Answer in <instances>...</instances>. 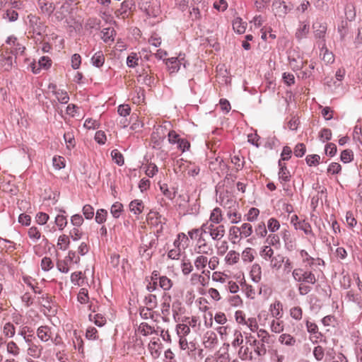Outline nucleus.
Segmentation results:
<instances>
[{"label": "nucleus", "instance_id": "obj_18", "mask_svg": "<svg viewBox=\"0 0 362 362\" xmlns=\"http://www.w3.org/2000/svg\"><path fill=\"white\" fill-rule=\"evenodd\" d=\"M208 262V257L206 256L198 255L194 259V266L198 271H206L205 269Z\"/></svg>", "mask_w": 362, "mask_h": 362}, {"label": "nucleus", "instance_id": "obj_20", "mask_svg": "<svg viewBox=\"0 0 362 362\" xmlns=\"http://www.w3.org/2000/svg\"><path fill=\"white\" fill-rule=\"evenodd\" d=\"M278 341L281 344L287 346H293L296 344V338L291 335L290 334L287 333L281 334L279 337Z\"/></svg>", "mask_w": 362, "mask_h": 362}, {"label": "nucleus", "instance_id": "obj_17", "mask_svg": "<svg viewBox=\"0 0 362 362\" xmlns=\"http://www.w3.org/2000/svg\"><path fill=\"white\" fill-rule=\"evenodd\" d=\"M223 220L222 211L219 207L214 208L209 216V223L220 224Z\"/></svg>", "mask_w": 362, "mask_h": 362}, {"label": "nucleus", "instance_id": "obj_56", "mask_svg": "<svg viewBox=\"0 0 362 362\" xmlns=\"http://www.w3.org/2000/svg\"><path fill=\"white\" fill-rule=\"evenodd\" d=\"M28 235L34 242H37L41 238V233L35 226H32L28 229Z\"/></svg>", "mask_w": 362, "mask_h": 362}, {"label": "nucleus", "instance_id": "obj_35", "mask_svg": "<svg viewBox=\"0 0 362 362\" xmlns=\"http://www.w3.org/2000/svg\"><path fill=\"white\" fill-rule=\"evenodd\" d=\"M50 62L51 61L48 57H41L38 62L39 67L37 69H36V65L35 64H33V66H32L33 72L35 74H37L40 68H44V69L48 68L51 65Z\"/></svg>", "mask_w": 362, "mask_h": 362}, {"label": "nucleus", "instance_id": "obj_1", "mask_svg": "<svg viewBox=\"0 0 362 362\" xmlns=\"http://www.w3.org/2000/svg\"><path fill=\"white\" fill-rule=\"evenodd\" d=\"M292 277L298 282V291L300 295L305 296L312 290V286L315 284L318 280L317 271L312 267H296L292 272Z\"/></svg>", "mask_w": 362, "mask_h": 362}, {"label": "nucleus", "instance_id": "obj_14", "mask_svg": "<svg viewBox=\"0 0 362 362\" xmlns=\"http://www.w3.org/2000/svg\"><path fill=\"white\" fill-rule=\"evenodd\" d=\"M37 336L42 341H48L52 338L51 328L48 326H40L37 329Z\"/></svg>", "mask_w": 362, "mask_h": 362}, {"label": "nucleus", "instance_id": "obj_42", "mask_svg": "<svg viewBox=\"0 0 362 362\" xmlns=\"http://www.w3.org/2000/svg\"><path fill=\"white\" fill-rule=\"evenodd\" d=\"M85 276L83 275L81 272H76L71 274V281L76 286H82L83 284Z\"/></svg>", "mask_w": 362, "mask_h": 362}, {"label": "nucleus", "instance_id": "obj_28", "mask_svg": "<svg viewBox=\"0 0 362 362\" xmlns=\"http://www.w3.org/2000/svg\"><path fill=\"white\" fill-rule=\"evenodd\" d=\"M250 276L253 281L258 283L262 279V268L259 264H254L250 270Z\"/></svg>", "mask_w": 362, "mask_h": 362}, {"label": "nucleus", "instance_id": "obj_8", "mask_svg": "<svg viewBox=\"0 0 362 362\" xmlns=\"http://www.w3.org/2000/svg\"><path fill=\"white\" fill-rule=\"evenodd\" d=\"M197 254L201 255H211L213 254L214 250L204 239H199L194 247Z\"/></svg>", "mask_w": 362, "mask_h": 362}, {"label": "nucleus", "instance_id": "obj_44", "mask_svg": "<svg viewBox=\"0 0 362 362\" xmlns=\"http://www.w3.org/2000/svg\"><path fill=\"white\" fill-rule=\"evenodd\" d=\"M176 330L179 337H186L190 333V328L185 323L178 324Z\"/></svg>", "mask_w": 362, "mask_h": 362}, {"label": "nucleus", "instance_id": "obj_25", "mask_svg": "<svg viewBox=\"0 0 362 362\" xmlns=\"http://www.w3.org/2000/svg\"><path fill=\"white\" fill-rule=\"evenodd\" d=\"M270 330L275 334H280L284 329V322L280 319H273L269 325Z\"/></svg>", "mask_w": 362, "mask_h": 362}, {"label": "nucleus", "instance_id": "obj_52", "mask_svg": "<svg viewBox=\"0 0 362 362\" xmlns=\"http://www.w3.org/2000/svg\"><path fill=\"white\" fill-rule=\"evenodd\" d=\"M54 223L59 230H63L66 226L68 221L65 216L59 214L55 217Z\"/></svg>", "mask_w": 362, "mask_h": 362}, {"label": "nucleus", "instance_id": "obj_32", "mask_svg": "<svg viewBox=\"0 0 362 362\" xmlns=\"http://www.w3.org/2000/svg\"><path fill=\"white\" fill-rule=\"evenodd\" d=\"M137 80L139 83L148 86H150L153 83V77L145 70H143L142 73L138 75Z\"/></svg>", "mask_w": 362, "mask_h": 362}, {"label": "nucleus", "instance_id": "obj_16", "mask_svg": "<svg viewBox=\"0 0 362 362\" xmlns=\"http://www.w3.org/2000/svg\"><path fill=\"white\" fill-rule=\"evenodd\" d=\"M170 123L165 122L163 125L158 127L156 129V134H163V136H179L175 131L170 129Z\"/></svg>", "mask_w": 362, "mask_h": 362}, {"label": "nucleus", "instance_id": "obj_11", "mask_svg": "<svg viewBox=\"0 0 362 362\" xmlns=\"http://www.w3.org/2000/svg\"><path fill=\"white\" fill-rule=\"evenodd\" d=\"M148 350L153 358H158L161 354V343L158 337L153 338L148 344Z\"/></svg>", "mask_w": 362, "mask_h": 362}, {"label": "nucleus", "instance_id": "obj_21", "mask_svg": "<svg viewBox=\"0 0 362 362\" xmlns=\"http://www.w3.org/2000/svg\"><path fill=\"white\" fill-rule=\"evenodd\" d=\"M28 354L34 358L40 357L42 351V346L39 344H30L28 348Z\"/></svg>", "mask_w": 362, "mask_h": 362}, {"label": "nucleus", "instance_id": "obj_4", "mask_svg": "<svg viewBox=\"0 0 362 362\" xmlns=\"http://www.w3.org/2000/svg\"><path fill=\"white\" fill-rule=\"evenodd\" d=\"M293 5L281 0H275L272 4V11L276 16L285 17L293 9Z\"/></svg>", "mask_w": 362, "mask_h": 362}, {"label": "nucleus", "instance_id": "obj_43", "mask_svg": "<svg viewBox=\"0 0 362 362\" xmlns=\"http://www.w3.org/2000/svg\"><path fill=\"white\" fill-rule=\"evenodd\" d=\"M6 351L8 354L17 356L19 355L21 349L15 341H10L6 344Z\"/></svg>", "mask_w": 362, "mask_h": 362}, {"label": "nucleus", "instance_id": "obj_24", "mask_svg": "<svg viewBox=\"0 0 362 362\" xmlns=\"http://www.w3.org/2000/svg\"><path fill=\"white\" fill-rule=\"evenodd\" d=\"M218 342L216 334L214 332H207L204 344L206 348H213Z\"/></svg>", "mask_w": 362, "mask_h": 362}, {"label": "nucleus", "instance_id": "obj_22", "mask_svg": "<svg viewBox=\"0 0 362 362\" xmlns=\"http://www.w3.org/2000/svg\"><path fill=\"white\" fill-rule=\"evenodd\" d=\"M49 89H52L54 93L55 94L57 100L62 103H67L69 98L66 91L62 90H57L55 85H49Z\"/></svg>", "mask_w": 362, "mask_h": 362}, {"label": "nucleus", "instance_id": "obj_26", "mask_svg": "<svg viewBox=\"0 0 362 362\" xmlns=\"http://www.w3.org/2000/svg\"><path fill=\"white\" fill-rule=\"evenodd\" d=\"M298 229L303 230L305 235L310 236L311 238H315V235L312 230L311 226L308 222H306L304 220L300 221L298 223V226H296V230Z\"/></svg>", "mask_w": 362, "mask_h": 362}, {"label": "nucleus", "instance_id": "obj_19", "mask_svg": "<svg viewBox=\"0 0 362 362\" xmlns=\"http://www.w3.org/2000/svg\"><path fill=\"white\" fill-rule=\"evenodd\" d=\"M144 209V204L140 199H134L129 204V210L135 215L141 214Z\"/></svg>", "mask_w": 362, "mask_h": 362}, {"label": "nucleus", "instance_id": "obj_63", "mask_svg": "<svg viewBox=\"0 0 362 362\" xmlns=\"http://www.w3.org/2000/svg\"><path fill=\"white\" fill-rule=\"evenodd\" d=\"M145 304L149 309H153L157 305V298L155 295L149 294L145 297Z\"/></svg>", "mask_w": 362, "mask_h": 362}, {"label": "nucleus", "instance_id": "obj_23", "mask_svg": "<svg viewBox=\"0 0 362 362\" xmlns=\"http://www.w3.org/2000/svg\"><path fill=\"white\" fill-rule=\"evenodd\" d=\"M240 260L239 252L235 250H230L226 255L224 261L226 264L232 266L237 264Z\"/></svg>", "mask_w": 362, "mask_h": 362}, {"label": "nucleus", "instance_id": "obj_47", "mask_svg": "<svg viewBox=\"0 0 362 362\" xmlns=\"http://www.w3.org/2000/svg\"><path fill=\"white\" fill-rule=\"evenodd\" d=\"M259 215V210L257 208L252 207L248 210L245 216L247 221L254 222L257 219Z\"/></svg>", "mask_w": 362, "mask_h": 362}, {"label": "nucleus", "instance_id": "obj_13", "mask_svg": "<svg viewBox=\"0 0 362 362\" xmlns=\"http://www.w3.org/2000/svg\"><path fill=\"white\" fill-rule=\"evenodd\" d=\"M269 312L275 319H280L283 316V304L279 300H275L270 304Z\"/></svg>", "mask_w": 362, "mask_h": 362}, {"label": "nucleus", "instance_id": "obj_33", "mask_svg": "<svg viewBox=\"0 0 362 362\" xmlns=\"http://www.w3.org/2000/svg\"><path fill=\"white\" fill-rule=\"evenodd\" d=\"M238 356L241 360H252V352L248 346H241L238 352Z\"/></svg>", "mask_w": 362, "mask_h": 362}, {"label": "nucleus", "instance_id": "obj_15", "mask_svg": "<svg viewBox=\"0 0 362 362\" xmlns=\"http://www.w3.org/2000/svg\"><path fill=\"white\" fill-rule=\"evenodd\" d=\"M168 141L170 144H177V148L180 149L182 152L188 150L190 147L189 142L185 139H180L179 137H168Z\"/></svg>", "mask_w": 362, "mask_h": 362}, {"label": "nucleus", "instance_id": "obj_62", "mask_svg": "<svg viewBox=\"0 0 362 362\" xmlns=\"http://www.w3.org/2000/svg\"><path fill=\"white\" fill-rule=\"evenodd\" d=\"M107 216V211L105 209H100L96 211L95 219L98 223L101 224L106 221Z\"/></svg>", "mask_w": 362, "mask_h": 362}, {"label": "nucleus", "instance_id": "obj_58", "mask_svg": "<svg viewBox=\"0 0 362 362\" xmlns=\"http://www.w3.org/2000/svg\"><path fill=\"white\" fill-rule=\"evenodd\" d=\"M182 272L184 275H188L193 271V264L189 259H184L181 264Z\"/></svg>", "mask_w": 362, "mask_h": 362}, {"label": "nucleus", "instance_id": "obj_40", "mask_svg": "<svg viewBox=\"0 0 362 362\" xmlns=\"http://www.w3.org/2000/svg\"><path fill=\"white\" fill-rule=\"evenodd\" d=\"M211 279L213 281L225 284L227 283L229 276L223 272H214L212 273Z\"/></svg>", "mask_w": 362, "mask_h": 362}, {"label": "nucleus", "instance_id": "obj_57", "mask_svg": "<svg viewBox=\"0 0 362 362\" xmlns=\"http://www.w3.org/2000/svg\"><path fill=\"white\" fill-rule=\"evenodd\" d=\"M111 156L115 162L122 166L124 163V160L122 154L117 149H114L110 153Z\"/></svg>", "mask_w": 362, "mask_h": 362}, {"label": "nucleus", "instance_id": "obj_30", "mask_svg": "<svg viewBox=\"0 0 362 362\" xmlns=\"http://www.w3.org/2000/svg\"><path fill=\"white\" fill-rule=\"evenodd\" d=\"M23 281L25 284H26L28 287L32 288L35 293H40V289L37 286V281L29 276H23Z\"/></svg>", "mask_w": 362, "mask_h": 362}, {"label": "nucleus", "instance_id": "obj_29", "mask_svg": "<svg viewBox=\"0 0 362 362\" xmlns=\"http://www.w3.org/2000/svg\"><path fill=\"white\" fill-rule=\"evenodd\" d=\"M310 30V26L308 24L305 23H300L298 28L296 32V37L300 40L305 38Z\"/></svg>", "mask_w": 362, "mask_h": 362}, {"label": "nucleus", "instance_id": "obj_36", "mask_svg": "<svg viewBox=\"0 0 362 362\" xmlns=\"http://www.w3.org/2000/svg\"><path fill=\"white\" fill-rule=\"evenodd\" d=\"M166 65L170 73H175L180 69V62L177 58H170L166 62Z\"/></svg>", "mask_w": 362, "mask_h": 362}, {"label": "nucleus", "instance_id": "obj_41", "mask_svg": "<svg viewBox=\"0 0 362 362\" xmlns=\"http://www.w3.org/2000/svg\"><path fill=\"white\" fill-rule=\"evenodd\" d=\"M269 261H270L271 267L278 270L281 267L282 264L284 262V257L280 255H278L276 256H274Z\"/></svg>", "mask_w": 362, "mask_h": 362}, {"label": "nucleus", "instance_id": "obj_2", "mask_svg": "<svg viewBox=\"0 0 362 362\" xmlns=\"http://www.w3.org/2000/svg\"><path fill=\"white\" fill-rule=\"evenodd\" d=\"M210 271H203L201 273H194L190 277V283L194 286H198L199 293L204 294V287L208 286L210 280Z\"/></svg>", "mask_w": 362, "mask_h": 362}, {"label": "nucleus", "instance_id": "obj_60", "mask_svg": "<svg viewBox=\"0 0 362 362\" xmlns=\"http://www.w3.org/2000/svg\"><path fill=\"white\" fill-rule=\"evenodd\" d=\"M77 300L82 304H86L88 302L89 296L88 290L86 288H82L80 289L77 296Z\"/></svg>", "mask_w": 362, "mask_h": 362}, {"label": "nucleus", "instance_id": "obj_27", "mask_svg": "<svg viewBox=\"0 0 362 362\" xmlns=\"http://www.w3.org/2000/svg\"><path fill=\"white\" fill-rule=\"evenodd\" d=\"M38 6L44 13L50 14L54 10L53 4L48 0H38Z\"/></svg>", "mask_w": 362, "mask_h": 362}, {"label": "nucleus", "instance_id": "obj_55", "mask_svg": "<svg viewBox=\"0 0 362 362\" xmlns=\"http://www.w3.org/2000/svg\"><path fill=\"white\" fill-rule=\"evenodd\" d=\"M153 328L146 322L141 323L138 328V332L143 334L144 336L150 335L153 334Z\"/></svg>", "mask_w": 362, "mask_h": 362}, {"label": "nucleus", "instance_id": "obj_34", "mask_svg": "<svg viewBox=\"0 0 362 362\" xmlns=\"http://www.w3.org/2000/svg\"><path fill=\"white\" fill-rule=\"evenodd\" d=\"M257 335L261 343L264 344H269L271 343L272 336L267 330L261 328L257 332Z\"/></svg>", "mask_w": 362, "mask_h": 362}, {"label": "nucleus", "instance_id": "obj_53", "mask_svg": "<svg viewBox=\"0 0 362 362\" xmlns=\"http://www.w3.org/2000/svg\"><path fill=\"white\" fill-rule=\"evenodd\" d=\"M173 284L172 280L165 276H163L159 278V286L164 291L170 290L172 288Z\"/></svg>", "mask_w": 362, "mask_h": 362}, {"label": "nucleus", "instance_id": "obj_51", "mask_svg": "<svg viewBox=\"0 0 362 362\" xmlns=\"http://www.w3.org/2000/svg\"><path fill=\"white\" fill-rule=\"evenodd\" d=\"M233 28L238 33H243L246 29V25L240 18H236L233 23Z\"/></svg>", "mask_w": 362, "mask_h": 362}, {"label": "nucleus", "instance_id": "obj_7", "mask_svg": "<svg viewBox=\"0 0 362 362\" xmlns=\"http://www.w3.org/2000/svg\"><path fill=\"white\" fill-rule=\"evenodd\" d=\"M209 228V234L214 240H221L225 235V226L221 224L210 223Z\"/></svg>", "mask_w": 362, "mask_h": 362}, {"label": "nucleus", "instance_id": "obj_37", "mask_svg": "<svg viewBox=\"0 0 362 362\" xmlns=\"http://www.w3.org/2000/svg\"><path fill=\"white\" fill-rule=\"evenodd\" d=\"M255 250L251 247H246L242 252V259L245 262H252L255 259Z\"/></svg>", "mask_w": 362, "mask_h": 362}, {"label": "nucleus", "instance_id": "obj_61", "mask_svg": "<svg viewBox=\"0 0 362 362\" xmlns=\"http://www.w3.org/2000/svg\"><path fill=\"white\" fill-rule=\"evenodd\" d=\"M4 334L7 337H13L16 333V329L13 324L7 322L4 325L3 329Z\"/></svg>", "mask_w": 362, "mask_h": 362}, {"label": "nucleus", "instance_id": "obj_49", "mask_svg": "<svg viewBox=\"0 0 362 362\" xmlns=\"http://www.w3.org/2000/svg\"><path fill=\"white\" fill-rule=\"evenodd\" d=\"M123 211V205L120 202L114 203L110 209V213L114 218H119L121 215L122 211Z\"/></svg>", "mask_w": 362, "mask_h": 362}, {"label": "nucleus", "instance_id": "obj_39", "mask_svg": "<svg viewBox=\"0 0 362 362\" xmlns=\"http://www.w3.org/2000/svg\"><path fill=\"white\" fill-rule=\"evenodd\" d=\"M239 228L243 238H248L252 234L253 228L249 223H243Z\"/></svg>", "mask_w": 362, "mask_h": 362}, {"label": "nucleus", "instance_id": "obj_31", "mask_svg": "<svg viewBox=\"0 0 362 362\" xmlns=\"http://www.w3.org/2000/svg\"><path fill=\"white\" fill-rule=\"evenodd\" d=\"M70 245V238L65 234L59 235L57 240V246L60 250H66L69 248Z\"/></svg>", "mask_w": 362, "mask_h": 362}, {"label": "nucleus", "instance_id": "obj_50", "mask_svg": "<svg viewBox=\"0 0 362 362\" xmlns=\"http://www.w3.org/2000/svg\"><path fill=\"white\" fill-rule=\"evenodd\" d=\"M216 249V253L218 256L224 255L228 250V244L227 241L223 240L220 243H217L215 245Z\"/></svg>", "mask_w": 362, "mask_h": 362}, {"label": "nucleus", "instance_id": "obj_48", "mask_svg": "<svg viewBox=\"0 0 362 362\" xmlns=\"http://www.w3.org/2000/svg\"><path fill=\"white\" fill-rule=\"evenodd\" d=\"M92 63L96 67L103 66L105 62V57L102 52H96L91 59Z\"/></svg>", "mask_w": 362, "mask_h": 362}, {"label": "nucleus", "instance_id": "obj_6", "mask_svg": "<svg viewBox=\"0 0 362 362\" xmlns=\"http://www.w3.org/2000/svg\"><path fill=\"white\" fill-rule=\"evenodd\" d=\"M226 216L232 224L238 223L242 220V215L239 211V205L236 202H232L228 207Z\"/></svg>", "mask_w": 362, "mask_h": 362}, {"label": "nucleus", "instance_id": "obj_12", "mask_svg": "<svg viewBox=\"0 0 362 362\" xmlns=\"http://www.w3.org/2000/svg\"><path fill=\"white\" fill-rule=\"evenodd\" d=\"M16 59V57L6 52L0 57V66L4 69V71H9L11 69Z\"/></svg>", "mask_w": 362, "mask_h": 362}, {"label": "nucleus", "instance_id": "obj_5", "mask_svg": "<svg viewBox=\"0 0 362 362\" xmlns=\"http://www.w3.org/2000/svg\"><path fill=\"white\" fill-rule=\"evenodd\" d=\"M29 26L34 34L42 35L45 33L46 26L40 18L35 15H28Z\"/></svg>", "mask_w": 362, "mask_h": 362}, {"label": "nucleus", "instance_id": "obj_46", "mask_svg": "<svg viewBox=\"0 0 362 362\" xmlns=\"http://www.w3.org/2000/svg\"><path fill=\"white\" fill-rule=\"evenodd\" d=\"M160 191L165 197L168 199L173 200L175 197L176 192L173 189H169L168 185L163 184L160 186Z\"/></svg>", "mask_w": 362, "mask_h": 362}, {"label": "nucleus", "instance_id": "obj_10", "mask_svg": "<svg viewBox=\"0 0 362 362\" xmlns=\"http://www.w3.org/2000/svg\"><path fill=\"white\" fill-rule=\"evenodd\" d=\"M279 180L281 184H286V182H289L291 178V175L290 171L288 170L287 166L285 163L281 160L279 161Z\"/></svg>", "mask_w": 362, "mask_h": 362}, {"label": "nucleus", "instance_id": "obj_45", "mask_svg": "<svg viewBox=\"0 0 362 362\" xmlns=\"http://www.w3.org/2000/svg\"><path fill=\"white\" fill-rule=\"evenodd\" d=\"M259 253L261 257L267 261L274 257V250L270 245H265L262 247Z\"/></svg>", "mask_w": 362, "mask_h": 362}, {"label": "nucleus", "instance_id": "obj_9", "mask_svg": "<svg viewBox=\"0 0 362 362\" xmlns=\"http://www.w3.org/2000/svg\"><path fill=\"white\" fill-rule=\"evenodd\" d=\"M315 38L318 41H325L327 25L324 23L316 22L313 25Z\"/></svg>", "mask_w": 362, "mask_h": 362}, {"label": "nucleus", "instance_id": "obj_3", "mask_svg": "<svg viewBox=\"0 0 362 362\" xmlns=\"http://www.w3.org/2000/svg\"><path fill=\"white\" fill-rule=\"evenodd\" d=\"M148 224L151 226H156L158 229L156 231V235L158 236L163 232V225L165 223V218L158 212L151 211L146 217Z\"/></svg>", "mask_w": 362, "mask_h": 362}, {"label": "nucleus", "instance_id": "obj_38", "mask_svg": "<svg viewBox=\"0 0 362 362\" xmlns=\"http://www.w3.org/2000/svg\"><path fill=\"white\" fill-rule=\"evenodd\" d=\"M300 257L302 259L303 263L305 264L307 267H312L314 264L315 259L311 257L306 250H301L300 251Z\"/></svg>", "mask_w": 362, "mask_h": 362}, {"label": "nucleus", "instance_id": "obj_64", "mask_svg": "<svg viewBox=\"0 0 362 362\" xmlns=\"http://www.w3.org/2000/svg\"><path fill=\"white\" fill-rule=\"evenodd\" d=\"M290 315L292 318L300 320L303 317V310L299 306H295L290 309Z\"/></svg>", "mask_w": 362, "mask_h": 362}, {"label": "nucleus", "instance_id": "obj_54", "mask_svg": "<svg viewBox=\"0 0 362 362\" xmlns=\"http://www.w3.org/2000/svg\"><path fill=\"white\" fill-rule=\"evenodd\" d=\"M132 6V2L131 0H125L121 4V7L119 9L115 11V14L119 16L120 15L125 14L128 10L131 8Z\"/></svg>", "mask_w": 362, "mask_h": 362}, {"label": "nucleus", "instance_id": "obj_59", "mask_svg": "<svg viewBox=\"0 0 362 362\" xmlns=\"http://www.w3.org/2000/svg\"><path fill=\"white\" fill-rule=\"evenodd\" d=\"M145 173L149 177H153L158 171L156 164L149 163L145 167Z\"/></svg>", "mask_w": 362, "mask_h": 362}]
</instances>
